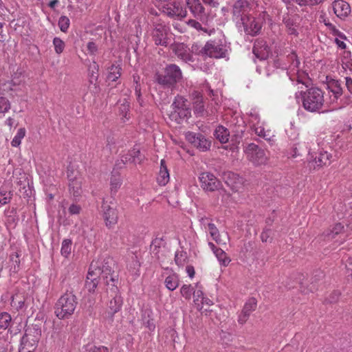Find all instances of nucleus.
I'll use <instances>...</instances> for the list:
<instances>
[{
    "label": "nucleus",
    "instance_id": "1",
    "mask_svg": "<svg viewBox=\"0 0 352 352\" xmlns=\"http://www.w3.org/2000/svg\"><path fill=\"white\" fill-rule=\"evenodd\" d=\"M111 269L109 266H105L100 261H93L89 266L85 283V288L89 293L95 292L97 287L99 279L108 278L111 274Z\"/></svg>",
    "mask_w": 352,
    "mask_h": 352
},
{
    "label": "nucleus",
    "instance_id": "2",
    "mask_svg": "<svg viewBox=\"0 0 352 352\" xmlns=\"http://www.w3.org/2000/svg\"><path fill=\"white\" fill-rule=\"evenodd\" d=\"M302 98V107L311 113H320L324 105V93L318 87H311L306 91L299 93Z\"/></svg>",
    "mask_w": 352,
    "mask_h": 352
},
{
    "label": "nucleus",
    "instance_id": "3",
    "mask_svg": "<svg viewBox=\"0 0 352 352\" xmlns=\"http://www.w3.org/2000/svg\"><path fill=\"white\" fill-rule=\"evenodd\" d=\"M77 305L76 296L72 292H65L57 300L54 313L59 319L69 318L74 312Z\"/></svg>",
    "mask_w": 352,
    "mask_h": 352
},
{
    "label": "nucleus",
    "instance_id": "4",
    "mask_svg": "<svg viewBox=\"0 0 352 352\" xmlns=\"http://www.w3.org/2000/svg\"><path fill=\"white\" fill-rule=\"evenodd\" d=\"M109 281L107 280L108 288L107 292L110 298L109 302L107 303V314L112 319L113 316L119 312L123 305V298L121 296L118 287L115 285V280L111 276Z\"/></svg>",
    "mask_w": 352,
    "mask_h": 352
},
{
    "label": "nucleus",
    "instance_id": "5",
    "mask_svg": "<svg viewBox=\"0 0 352 352\" xmlns=\"http://www.w3.org/2000/svg\"><path fill=\"white\" fill-rule=\"evenodd\" d=\"M171 107L173 111L169 114L171 120L179 124L190 116V102L183 96H176Z\"/></svg>",
    "mask_w": 352,
    "mask_h": 352
},
{
    "label": "nucleus",
    "instance_id": "6",
    "mask_svg": "<svg viewBox=\"0 0 352 352\" xmlns=\"http://www.w3.org/2000/svg\"><path fill=\"white\" fill-rule=\"evenodd\" d=\"M287 61L289 65H285L287 75L292 81H296L298 83L305 84V80L307 78V74L299 68L300 61L297 55L292 52L287 56Z\"/></svg>",
    "mask_w": 352,
    "mask_h": 352
},
{
    "label": "nucleus",
    "instance_id": "7",
    "mask_svg": "<svg viewBox=\"0 0 352 352\" xmlns=\"http://www.w3.org/2000/svg\"><path fill=\"white\" fill-rule=\"evenodd\" d=\"M249 123L252 130L265 140L270 142L274 137L273 131L265 129L264 123L261 122L259 114L255 109L251 110L249 113Z\"/></svg>",
    "mask_w": 352,
    "mask_h": 352
},
{
    "label": "nucleus",
    "instance_id": "8",
    "mask_svg": "<svg viewBox=\"0 0 352 352\" xmlns=\"http://www.w3.org/2000/svg\"><path fill=\"white\" fill-rule=\"evenodd\" d=\"M244 153L246 158L255 166L265 164L268 160L266 151L254 143L248 144Z\"/></svg>",
    "mask_w": 352,
    "mask_h": 352
},
{
    "label": "nucleus",
    "instance_id": "9",
    "mask_svg": "<svg viewBox=\"0 0 352 352\" xmlns=\"http://www.w3.org/2000/svg\"><path fill=\"white\" fill-rule=\"evenodd\" d=\"M164 76L160 75L157 77L159 84L166 86H171L180 80L182 74L180 68L174 64L168 65L165 70Z\"/></svg>",
    "mask_w": 352,
    "mask_h": 352
},
{
    "label": "nucleus",
    "instance_id": "10",
    "mask_svg": "<svg viewBox=\"0 0 352 352\" xmlns=\"http://www.w3.org/2000/svg\"><path fill=\"white\" fill-rule=\"evenodd\" d=\"M227 52L226 46L219 41H208L200 51L202 56L210 58H220L226 56Z\"/></svg>",
    "mask_w": 352,
    "mask_h": 352
},
{
    "label": "nucleus",
    "instance_id": "11",
    "mask_svg": "<svg viewBox=\"0 0 352 352\" xmlns=\"http://www.w3.org/2000/svg\"><path fill=\"white\" fill-rule=\"evenodd\" d=\"M41 332L35 328H27L21 339V346L23 349H28V352H32L37 346Z\"/></svg>",
    "mask_w": 352,
    "mask_h": 352
},
{
    "label": "nucleus",
    "instance_id": "12",
    "mask_svg": "<svg viewBox=\"0 0 352 352\" xmlns=\"http://www.w3.org/2000/svg\"><path fill=\"white\" fill-rule=\"evenodd\" d=\"M152 37L157 45L167 46L170 43L169 29L165 25H157L153 30Z\"/></svg>",
    "mask_w": 352,
    "mask_h": 352
},
{
    "label": "nucleus",
    "instance_id": "13",
    "mask_svg": "<svg viewBox=\"0 0 352 352\" xmlns=\"http://www.w3.org/2000/svg\"><path fill=\"white\" fill-rule=\"evenodd\" d=\"M251 7L249 2L246 0H238L233 5L232 14L233 17L237 22L243 21L244 17L250 16Z\"/></svg>",
    "mask_w": 352,
    "mask_h": 352
},
{
    "label": "nucleus",
    "instance_id": "14",
    "mask_svg": "<svg viewBox=\"0 0 352 352\" xmlns=\"http://www.w3.org/2000/svg\"><path fill=\"white\" fill-rule=\"evenodd\" d=\"M160 10L167 16L173 18L182 19L186 16V9L179 3L160 6Z\"/></svg>",
    "mask_w": 352,
    "mask_h": 352
},
{
    "label": "nucleus",
    "instance_id": "15",
    "mask_svg": "<svg viewBox=\"0 0 352 352\" xmlns=\"http://www.w3.org/2000/svg\"><path fill=\"white\" fill-rule=\"evenodd\" d=\"M201 223L204 227L205 230H208L209 234L217 244L226 245L227 243V241L229 240L228 232L226 233V237L222 238L216 226L212 223L208 222V219L202 218L201 219Z\"/></svg>",
    "mask_w": 352,
    "mask_h": 352
},
{
    "label": "nucleus",
    "instance_id": "16",
    "mask_svg": "<svg viewBox=\"0 0 352 352\" xmlns=\"http://www.w3.org/2000/svg\"><path fill=\"white\" fill-rule=\"evenodd\" d=\"M199 179L201 188L206 191H214L221 187V182L212 173H202Z\"/></svg>",
    "mask_w": 352,
    "mask_h": 352
},
{
    "label": "nucleus",
    "instance_id": "17",
    "mask_svg": "<svg viewBox=\"0 0 352 352\" xmlns=\"http://www.w3.org/2000/svg\"><path fill=\"white\" fill-rule=\"evenodd\" d=\"M186 138L195 147H197L201 151H208L210 148L211 142L202 134L188 133L186 135Z\"/></svg>",
    "mask_w": 352,
    "mask_h": 352
},
{
    "label": "nucleus",
    "instance_id": "18",
    "mask_svg": "<svg viewBox=\"0 0 352 352\" xmlns=\"http://www.w3.org/2000/svg\"><path fill=\"white\" fill-rule=\"evenodd\" d=\"M103 217L107 226H112L118 222V212L113 204L111 206L104 201L102 206Z\"/></svg>",
    "mask_w": 352,
    "mask_h": 352
},
{
    "label": "nucleus",
    "instance_id": "19",
    "mask_svg": "<svg viewBox=\"0 0 352 352\" xmlns=\"http://www.w3.org/2000/svg\"><path fill=\"white\" fill-rule=\"evenodd\" d=\"M241 23L243 25L245 32L250 35H255L259 32L261 29V22L254 18L244 17Z\"/></svg>",
    "mask_w": 352,
    "mask_h": 352
},
{
    "label": "nucleus",
    "instance_id": "20",
    "mask_svg": "<svg viewBox=\"0 0 352 352\" xmlns=\"http://www.w3.org/2000/svg\"><path fill=\"white\" fill-rule=\"evenodd\" d=\"M186 5L192 15L198 19L204 21L207 16L205 14L204 8L199 0H186Z\"/></svg>",
    "mask_w": 352,
    "mask_h": 352
},
{
    "label": "nucleus",
    "instance_id": "21",
    "mask_svg": "<svg viewBox=\"0 0 352 352\" xmlns=\"http://www.w3.org/2000/svg\"><path fill=\"white\" fill-rule=\"evenodd\" d=\"M334 14L340 19H345L351 13L349 4L343 0H336L332 3Z\"/></svg>",
    "mask_w": 352,
    "mask_h": 352
},
{
    "label": "nucleus",
    "instance_id": "22",
    "mask_svg": "<svg viewBox=\"0 0 352 352\" xmlns=\"http://www.w3.org/2000/svg\"><path fill=\"white\" fill-rule=\"evenodd\" d=\"M253 54L259 60H265L270 54V49L263 40H256L253 47Z\"/></svg>",
    "mask_w": 352,
    "mask_h": 352
},
{
    "label": "nucleus",
    "instance_id": "23",
    "mask_svg": "<svg viewBox=\"0 0 352 352\" xmlns=\"http://www.w3.org/2000/svg\"><path fill=\"white\" fill-rule=\"evenodd\" d=\"M344 226L338 223L329 230L325 236L328 241L335 239L336 242L342 243L345 239V234L343 232Z\"/></svg>",
    "mask_w": 352,
    "mask_h": 352
},
{
    "label": "nucleus",
    "instance_id": "24",
    "mask_svg": "<svg viewBox=\"0 0 352 352\" xmlns=\"http://www.w3.org/2000/svg\"><path fill=\"white\" fill-rule=\"evenodd\" d=\"M164 280L166 287L170 291H174L179 285V276L173 271H168Z\"/></svg>",
    "mask_w": 352,
    "mask_h": 352
},
{
    "label": "nucleus",
    "instance_id": "25",
    "mask_svg": "<svg viewBox=\"0 0 352 352\" xmlns=\"http://www.w3.org/2000/svg\"><path fill=\"white\" fill-rule=\"evenodd\" d=\"M194 112L197 116H203L204 106L203 104L202 94L198 91L192 93Z\"/></svg>",
    "mask_w": 352,
    "mask_h": 352
},
{
    "label": "nucleus",
    "instance_id": "26",
    "mask_svg": "<svg viewBox=\"0 0 352 352\" xmlns=\"http://www.w3.org/2000/svg\"><path fill=\"white\" fill-rule=\"evenodd\" d=\"M144 159L142 156L140 149L134 147L133 149L129 151V153L123 156L122 160L124 162H131L135 164H140Z\"/></svg>",
    "mask_w": 352,
    "mask_h": 352
},
{
    "label": "nucleus",
    "instance_id": "27",
    "mask_svg": "<svg viewBox=\"0 0 352 352\" xmlns=\"http://www.w3.org/2000/svg\"><path fill=\"white\" fill-rule=\"evenodd\" d=\"M170 179L169 173L164 160L160 162V168L157 177V182L160 186H165Z\"/></svg>",
    "mask_w": 352,
    "mask_h": 352
},
{
    "label": "nucleus",
    "instance_id": "28",
    "mask_svg": "<svg viewBox=\"0 0 352 352\" xmlns=\"http://www.w3.org/2000/svg\"><path fill=\"white\" fill-rule=\"evenodd\" d=\"M69 189L74 197H77L82 192V179L80 177H75L74 179H69Z\"/></svg>",
    "mask_w": 352,
    "mask_h": 352
},
{
    "label": "nucleus",
    "instance_id": "29",
    "mask_svg": "<svg viewBox=\"0 0 352 352\" xmlns=\"http://www.w3.org/2000/svg\"><path fill=\"white\" fill-rule=\"evenodd\" d=\"M122 184V178L117 171H113L110 179V189L112 193H116Z\"/></svg>",
    "mask_w": 352,
    "mask_h": 352
},
{
    "label": "nucleus",
    "instance_id": "30",
    "mask_svg": "<svg viewBox=\"0 0 352 352\" xmlns=\"http://www.w3.org/2000/svg\"><path fill=\"white\" fill-rule=\"evenodd\" d=\"M214 137L221 142L226 143L229 140V132L226 128L223 126H219L214 132Z\"/></svg>",
    "mask_w": 352,
    "mask_h": 352
},
{
    "label": "nucleus",
    "instance_id": "31",
    "mask_svg": "<svg viewBox=\"0 0 352 352\" xmlns=\"http://www.w3.org/2000/svg\"><path fill=\"white\" fill-rule=\"evenodd\" d=\"M121 70L120 65H111L107 69V80L112 82L117 80L121 76Z\"/></svg>",
    "mask_w": 352,
    "mask_h": 352
},
{
    "label": "nucleus",
    "instance_id": "32",
    "mask_svg": "<svg viewBox=\"0 0 352 352\" xmlns=\"http://www.w3.org/2000/svg\"><path fill=\"white\" fill-rule=\"evenodd\" d=\"M140 77L138 74H133V82L134 84V90H135V94L136 96V99L138 102L140 106H143L144 104V100L142 98V94H141V86L140 84Z\"/></svg>",
    "mask_w": 352,
    "mask_h": 352
},
{
    "label": "nucleus",
    "instance_id": "33",
    "mask_svg": "<svg viewBox=\"0 0 352 352\" xmlns=\"http://www.w3.org/2000/svg\"><path fill=\"white\" fill-rule=\"evenodd\" d=\"M340 63L342 65V68L344 72L347 69L352 70V58L351 52L349 51H344L341 58Z\"/></svg>",
    "mask_w": 352,
    "mask_h": 352
},
{
    "label": "nucleus",
    "instance_id": "34",
    "mask_svg": "<svg viewBox=\"0 0 352 352\" xmlns=\"http://www.w3.org/2000/svg\"><path fill=\"white\" fill-rule=\"evenodd\" d=\"M175 53L179 58L186 63L193 61L192 56L190 53L189 50L184 48L183 45L178 46L176 49Z\"/></svg>",
    "mask_w": 352,
    "mask_h": 352
},
{
    "label": "nucleus",
    "instance_id": "35",
    "mask_svg": "<svg viewBox=\"0 0 352 352\" xmlns=\"http://www.w3.org/2000/svg\"><path fill=\"white\" fill-rule=\"evenodd\" d=\"M98 70H99V66L95 62H92L89 66V82L91 83H94L96 85V82L98 80Z\"/></svg>",
    "mask_w": 352,
    "mask_h": 352
},
{
    "label": "nucleus",
    "instance_id": "36",
    "mask_svg": "<svg viewBox=\"0 0 352 352\" xmlns=\"http://www.w3.org/2000/svg\"><path fill=\"white\" fill-rule=\"evenodd\" d=\"M329 89L333 95V102L338 100L342 94V88L338 81H333L329 85Z\"/></svg>",
    "mask_w": 352,
    "mask_h": 352
},
{
    "label": "nucleus",
    "instance_id": "37",
    "mask_svg": "<svg viewBox=\"0 0 352 352\" xmlns=\"http://www.w3.org/2000/svg\"><path fill=\"white\" fill-rule=\"evenodd\" d=\"M331 155L327 151L320 152L319 155L316 157V163L318 166H323L330 164Z\"/></svg>",
    "mask_w": 352,
    "mask_h": 352
},
{
    "label": "nucleus",
    "instance_id": "38",
    "mask_svg": "<svg viewBox=\"0 0 352 352\" xmlns=\"http://www.w3.org/2000/svg\"><path fill=\"white\" fill-rule=\"evenodd\" d=\"M214 255L220 265L223 267H227L231 261L230 257L228 256L227 254L222 249L217 250V252Z\"/></svg>",
    "mask_w": 352,
    "mask_h": 352
},
{
    "label": "nucleus",
    "instance_id": "39",
    "mask_svg": "<svg viewBox=\"0 0 352 352\" xmlns=\"http://www.w3.org/2000/svg\"><path fill=\"white\" fill-rule=\"evenodd\" d=\"M25 133L26 131L25 128L19 129L16 134L14 135V138L11 142V145L14 147L19 146L21 143V140L25 137Z\"/></svg>",
    "mask_w": 352,
    "mask_h": 352
},
{
    "label": "nucleus",
    "instance_id": "40",
    "mask_svg": "<svg viewBox=\"0 0 352 352\" xmlns=\"http://www.w3.org/2000/svg\"><path fill=\"white\" fill-rule=\"evenodd\" d=\"M228 177L230 179H234V182H232L231 181L226 182L228 185L230 186L233 189L236 190L239 188V186L241 185L243 182V179L242 177H240L238 175H236L233 173H229Z\"/></svg>",
    "mask_w": 352,
    "mask_h": 352
},
{
    "label": "nucleus",
    "instance_id": "41",
    "mask_svg": "<svg viewBox=\"0 0 352 352\" xmlns=\"http://www.w3.org/2000/svg\"><path fill=\"white\" fill-rule=\"evenodd\" d=\"M12 321L11 316L7 312L0 314V329H6L9 327Z\"/></svg>",
    "mask_w": 352,
    "mask_h": 352
},
{
    "label": "nucleus",
    "instance_id": "42",
    "mask_svg": "<svg viewBox=\"0 0 352 352\" xmlns=\"http://www.w3.org/2000/svg\"><path fill=\"white\" fill-rule=\"evenodd\" d=\"M72 252V241L70 239H64L62 242L60 252L61 254L67 258Z\"/></svg>",
    "mask_w": 352,
    "mask_h": 352
},
{
    "label": "nucleus",
    "instance_id": "43",
    "mask_svg": "<svg viewBox=\"0 0 352 352\" xmlns=\"http://www.w3.org/2000/svg\"><path fill=\"white\" fill-rule=\"evenodd\" d=\"M53 45L54 47V51L57 54H60L63 53L65 47V42L59 37L54 38Z\"/></svg>",
    "mask_w": 352,
    "mask_h": 352
},
{
    "label": "nucleus",
    "instance_id": "44",
    "mask_svg": "<svg viewBox=\"0 0 352 352\" xmlns=\"http://www.w3.org/2000/svg\"><path fill=\"white\" fill-rule=\"evenodd\" d=\"M187 258L186 252L182 250H177L175 254V262L178 266H182Z\"/></svg>",
    "mask_w": 352,
    "mask_h": 352
},
{
    "label": "nucleus",
    "instance_id": "45",
    "mask_svg": "<svg viewBox=\"0 0 352 352\" xmlns=\"http://www.w3.org/2000/svg\"><path fill=\"white\" fill-rule=\"evenodd\" d=\"M120 115L122 116V119L125 121L128 120L129 116V103L126 102L120 104L119 107Z\"/></svg>",
    "mask_w": 352,
    "mask_h": 352
},
{
    "label": "nucleus",
    "instance_id": "46",
    "mask_svg": "<svg viewBox=\"0 0 352 352\" xmlns=\"http://www.w3.org/2000/svg\"><path fill=\"white\" fill-rule=\"evenodd\" d=\"M58 25L63 32H67L70 25L69 19L66 16H61L58 19Z\"/></svg>",
    "mask_w": 352,
    "mask_h": 352
},
{
    "label": "nucleus",
    "instance_id": "47",
    "mask_svg": "<svg viewBox=\"0 0 352 352\" xmlns=\"http://www.w3.org/2000/svg\"><path fill=\"white\" fill-rule=\"evenodd\" d=\"M11 107L10 102L6 97H0V113L5 114L9 111Z\"/></svg>",
    "mask_w": 352,
    "mask_h": 352
},
{
    "label": "nucleus",
    "instance_id": "48",
    "mask_svg": "<svg viewBox=\"0 0 352 352\" xmlns=\"http://www.w3.org/2000/svg\"><path fill=\"white\" fill-rule=\"evenodd\" d=\"M193 292L194 288L190 285H184L180 289L182 296L186 300L190 299Z\"/></svg>",
    "mask_w": 352,
    "mask_h": 352
},
{
    "label": "nucleus",
    "instance_id": "49",
    "mask_svg": "<svg viewBox=\"0 0 352 352\" xmlns=\"http://www.w3.org/2000/svg\"><path fill=\"white\" fill-rule=\"evenodd\" d=\"M256 307V302L254 298L249 299L245 304L243 311L244 313L248 314V315H250L252 311H253Z\"/></svg>",
    "mask_w": 352,
    "mask_h": 352
},
{
    "label": "nucleus",
    "instance_id": "50",
    "mask_svg": "<svg viewBox=\"0 0 352 352\" xmlns=\"http://www.w3.org/2000/svg\"><path fill=\"white\" fill-rule=\"evenodd\" d=\"M164 245L162 238L156 237L152 241L151 248L153 253L157 254L159 252V249Z\"/></svg>",
    "mask_w": 352,
    "mask_h": 352
},
{
    "label": "nucleus",
    "instance_id": "51",
    "mask_svg": "<svg viewBox=\"0 0 352 352\" xmlns=\"http://www.w3.org/2000/svg\"><path fill=\"white\" fill-rule=\"evenodd\" d=\"M204 295L202 290L199 288L197 289L196 290H194L193 292V298H194V302L197 305V308H199L200 307V302L204 299Z\"/></svg>",
    "mask_w": 352,
    "mask_h": 352
},
{
    "label": "nucleus",
    "instance_id": "52",
    "mask_svg": "<svg viewBox=\"0 0 352 352\" xmlns=\"http://www.w3.org/2000/svg\"><path fill=\"white\" fill-rule=\"evenodd\" d=\"M12 194L10 192L2 191L0 192V204L5 205L10 201Z\"/></svg>",
    "mask_w": 352,
    "mask_h": 352
},
{
    "label": "nucleus",
    "instance_id": "53",
    "mask_svg": "<svg viewBox=\"0 0 352 352\" xmlns=\"http://www.w3.org/2000/svg\"><path fill=\"white\" fill-rule=\"evenodd\" d=\"M300 6H315L322 3L324 0H295Z\"/></svg>",
    "mask_w": 352,
    "mask_h": 352
},
{
    "label": "nucleus",
    "instance_id": "54",
    "mask_svg": "<svg viewBox=\"0 0 352 352\" xmlns=\"http://www.w3.org/2000/svg\"><path fill=\"white\" fill-rule=\"evenodd\" d=\"M23 84V80L20 79H12L10 82V91H18L20 90V86Z\"/></svg>",
    "mask_w": 352,
    "mask_h": 352
},
{
    "label": "nucleus",
    "instance_id": "55",
    "mask_svg": "<svg viewBox=\"0 0 352 352\" xmlns=\"http://www.w3.org/2000/svg\"><path fill=\"white\" fill-rule=\"evenodd\" d=\"M87 351L89 352H110L109 349L104 346L95 345L89 346Z\"/></svg>",
    "mask_w": 352,
    "mask_h": 352
},
{
    "label": "nucleus",
    "instance_id": "56",
    "mask_svg": "<svg viewBox=\"0 0 352 352\" xmlns=\"http://www.w3.org/2000/svg\"><path fill=\"white\" fill-rule=\"evenodd\" d=\"M331 27L332 34L335 36V38H339L340 39L346 40V36L344 33L341 32L338 30H337L334 26L330 25Z\"/></svg>",
    "mask_w": 352,
    "mask_h": 352
},
{
    "label": "nucleus",
    "instance_id": "57",
    "mask_svg": "<svg viewBox=\"0 0 352 352\" xmlns=\"http://www.w3.org/2000/svg\"><path fill=\"white\" fill-rule=\"evenodd\" d=\"M80 211V207L77 204H72L69 207V212L70 214H77Z\"/></svg>",
    "mask_w": 352,
    "mask_h": 352
},
{
    "label": "nucleus",
    "instance_id": "58",
    "mask_svg": "<svg viewBox=\"0 0 352 352\" xmlns=\"http://www.w3.org/2000/svg\"><path fill=\"white\" fill-rule=\"evenodd\" d=\"M187 24L189 26L195 28V30H199L201 29V25L198 21H197L195 20L190 19L187 21Z\"/></svg>",
    "mask_w": 352,
    "mask_h": 352
},
{
    "label": "nucleus",
    "instance_id": "59",
    "mask_svg": "<svg viewBox=\"0 0 352 352\" xmlns=\"http://www.w3.org/2000/svg\"><path fill=\"white\" fill-rule=\"evenodd\" d=\"M98 50L97 45L94 42H89L87 43V50L91 54H94Z\"/></svg>",
    "mask_w": 352,
    "mask_h": 352
},
{
    "label": "nucleus",
    "instance_id": "60",
    "mask_svg": "<svg viewBox=\"0 0 352 352\" xmlns=\"http://www.w3.org/2000/svg\"><path fill=\"white\" fill-rule=\"evenodd\" d=\"M346 268L349 276L352 278V257L348 258L346 263Z\"/></svg>",
    "mask_w": 352,
    "mask_h": 352
},
{
    "label": "nucleus",
    "instance_id": "61",
    "mask_svg": "<svg viewBox=\"0 0 352 352\" xmlns=\"http://www.w3.org/2000/svg\"><path fill=\"white\" fill-rule=\"evenodd\" d=\"M249 316H250V315H248L246 313H244V311L242 310L241 313L239 316V319H238L239 322L241 324L245 323L247 321Z\"/></svg>",
    "mask_w": 352,
    "mask_h": 352
},
{
    "label": "nucleus",
    "instance_id": "62",
    "mask_svg": "<svg viewBox=\"0 0 352 352\" xmlns=\"http://www.w3.org/2000/svg\"><path fill=\"white\" fill-rule=\"evenodd\" d=\"M345 85L349 92L352 94V78L351 77H345Z\"/></svg>",
    "mask_w": 352,
    "mask_h": 352
},
{
    "label": "nucleus",
    "instance_id": "63",
    "mask_svg": "<svg viewBox=\"0 0 352 352\" xmlns=\"http://www.w3.org/2000/svg\"><path fill=\"white\" fill-rule=\"evenodd\" d=\"M144 325L150 330L153 331L155 328V325L153 319H148L144 322Z\"/></svg>",
    "mask_w": 352,
    "mask_h": 352
},
{
    "label": "nucleus",
    "instance_id": "64",
    "mask_svg": "<svg viewBox=\"0 0 352 352\" xmlns=\"http://www.w3.org/2000/svg\"><path fill=\"white\" fill-rule=\"evenodd\" d=\"M345 40L340 39L339 38H335L334 41L338 45V47L342 50H344L346 47V43H344Z\"/></svg>",
    "mask_w": 352,
    "mask_h": 352
}]
</instances>
